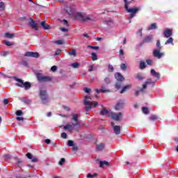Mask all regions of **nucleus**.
I'll use <instances>...</instances> for the list:
<instances>
[{"label": "nucleus", "instance_id": "412c9836", "mask_svg": "<svg viewBox=\"0 0 178 178\" xmlns=\"http://www.w3.org/2000/svg\"><path fill=\"white\" fill-rule=\"evenodd\" d=\"M72 120L75 122V124H77L78 126H80V123L79 122V114H73Z\"/></svg>", "mask_w": 178, "mask_h": 178}, {"label": "nucleus", "instance_id": "ea45409f", "mask_svg": "<svg viewBox=\"0 0 178 178\" xmlns=\"http://www.w3.org/2000/svg\"><path fill=\"white\" fill-rule=\"evenodd\" d=\"M74 145V142H73V140H68L67 141V145L68 147H72Z\"/></svg>", "mask_w": 178, "mask_h": 178}, {"label": "nucleus", "instance_id": "69168bd1", "mask_svg": "<svg viewBox=\"0 0 178 178\" xmlns=\"http://www.w3.org/2000/svg\"><path fill=\"white\" fill-rule=\"evenodd\" d=\"M60 49H57V51L55 52L56 56L60 55Z\"/></svg>", "mask_w": 178, "mask_h": 178}, {"label": "nucleus", "instance_id": "ddd939ff", "mask_svg": "<svg viewBox=\"0 0 178 178\" xmlns=\"http://www.w3.org/2000/svg\"><path fill=\"white\" fill-rule=\"evenodd\" d=\"M150 74L153 77H155L156 80H159V79H161V74L159 72H156L154 69L151 70Z\"/></svg>", "mask_w": 178, "mask_h": 178}, {"label": "nucleus", "instance_id": "338daca9", "mask_svg": "<svg viewBox=\"0 0 178 178\" xmlns=\"http://www.w3.org/2000/svg\"><path fill=\"white\" fill-rule=\"evenodd\" d=\"M10 157H11L10 154H6V155H4L5 159H10Z\"/></svg>", "mask_w": 178, "mask_h": 178}, {"label": "nucleus", "instance_id": "f03ea898", "mask_svg": "<svg viewBox=\"0 0 178 178\" xmlns=\"http://www.w3.org/2000/svg\"><path fill=\"white\" fill-rule=\"evenodd\" d=\"M131 1H134V0H124V2L125 3L124 4L125 10H127L128 13H130L129 19H133V17L136 16V13H137L138 10H141V8L140 7L129 8V6L131 3Z\"/></svg>", "mask_w": 178, "mask_h": 178}, {"label": "nucleus", "instance_id": "4c0bfd02", "mask_svg": "<svg viewBox=\"0 0 178 178\" xmlns=\"http://www.w3.org/2000/svg\"><path fill=\"white\" fill-rule=\"evenodd\" d=\"M120 69L121 70H126L127 69V66L126 65V64L122 63L120 65Z\"/></svg>", "mask_w": 178, "mask_h": 178}, {"label": "nucleus", "instance_id": "a878e982", "mask_svg": "<svg viewBox=\"0 0 178 178\" xmlns=\"http://www.w3.org/2000/svg\"><path fill=\"white\" fill-rule=\"evenodd\" d=\"M100 115H102V116H106V115H109V111L104 108L102 111H100Z\"/></svg>", "mask_w": 178, "mask_h": 178}, {"label": "nucleus", "instance_id": "7c9ffc66", "mask_svg": "<svg viewBox=\"0 0 178 178\" xmlns=\"http://www.w3.org/2000/svg\"><path fill=\"white\" fill-rule=\"evenodd\" d=\"M104 23L105 24H107L108 27H112V26H113V22L112 20L105 21Z\"/></svg>", "mask_w": 178, "mask_h": 178}, {"label": "nucleus", "instance_id": "7ed1b4c3", "mask_svg": "<svg viewBox=\"0 0 178 178\" xmlns=\"http://www.w3.org/2000/svg\"><path fill=\"white\" fill-rule=\"evenodd\" d=\"M92 99L90 97H85L84 99V104L86 106V112H88L90 109H92V108H95L98 105V102H94L91 103Z\"/></svg>", "mask_w": 178, "mask_h": 178}, {"label": "nucleus", "instance_id": "9b49d317", "mask_svg": "<svg viewBox=\"0 0 178 178\" xmlns=\"http://www.w3.org/2000/svg\"><path fill=\"white\" fill-rule=\"evenodd\" d=\"M124 107V100H120L115 105V111H120V109H123Z\"/></svg>", "mask_w": 178, "mask_h": 178}, {"label": "nucleus", "instance_id": "72a5a7b5", "mask_svg": "<svg viewBox=\"0 0 178 178\" xmlns=\"http://www.w3.org/2000/svg\"><path fill=\"white\" fill-rule=\"evenodd\" d=\"M5 37L6 38H13V37H15V35L12 34V33H5Z\"/></svg>", "mask_w": 178, "mask_h": 178}, {"label": "nucleus", "instance_id": "6e6552de", "mask_svg": "<svg viewBox=\"0 0 178 178\" xmlns=\"http://www.w3.org/2000/svg\"><path fill=\"white\" fill-rule=\"evenodd\" d=\"M24 56L28 58H40V54L38 52L26 51L24 54Z\"/></svg>", "mask_w": 178, "mask_h": 178}, {"label": "nucleus", "instance_id": "c756f323", "mask_svg": "<svg viewBox=\"0 0 178 178\" xmlns=\"http://www.w3.org/2000/svg\"><path fill=\"white\" fill-rule=\"evenodd\" d=\"M101 92H111V90H109V89H106L104 86H102Z\"/></svg>", "mask_w": 178, "mask_h": 178}, {"label": "nucleus", "instance_id": "f257e3e1", "mask_svg": "<svg viewBox=\"0 0 178 178\" xmlns=\"http://www.w3.org/2000/svg\"><path fill=\"white\" fill-rule=\"evenodd\" d=\"M66 12L75 20H80L81 22H95V17L87 15L86 13L77 12L75 6L67 8Z\"/></svg>", "mask_w": 178, "mask_h": 178}, {"label": "nucleus", "instance_id": "bf43d9fd", "mask_svg": "<svg viewBox=\"0 0 178 178\" xmlns=\"http://www.w3.org/2000/svg\"><path fill=\"white\" fill-rule=\"evenodd\" d=\"M120 87H122V85L120 84V83H117L115 84V88H117V90H119Z\"/></svg>", "mask_w": 178, "mask_h": 178}, {"label": "nucleus", "instance_id": "3c124183", "mask_svg": "<svg viewBox=\"0 0 178 178\" xmlns=\"http://www.w3.org/2000/svg\"><path fill=\"white\" fill-rule=\"evenodd\" d=\"M156 119H158V117H156V115H151L149 117L150 120H156Z\"/></svg>", "mask_w": 178, "mask_h": 178}, {"label": "nucleus", "instance_id": "aec40b11", "mask_svg": "<svg viewBox=\"0 0 178 178\" xmlns=\"http://www.w3.org/2000/svg\"><path fill=\"white\" fill-rule=\"evenodd\" d=\"M40 25L42 26V29H44V30L51 29V26L49 24H46L45 21L42 22Z\"/></svg>", "mask_w": 178, "mask_h": 178}, {"label": "nucleus", "instance_id": "680f3d73", "mask_svg": "<svg viewBox=\"0 0 178 178\" xmlns=\"http://www.w3.org/2000/svg\"><path fill=\"white\" fill-rule=\"evenodd\" d=\"M88 48H91L92 49H98V47H95V46H91V45H88Z\"/></svg>", "mask_w": 178, "mask_h": 178}, {"label": "nucleus", "instance_id": "0eeeda50", "mask_svg": "<svg viewBox=\"0 0 178 178\" xmlns=\"http://www.w3.org/2000/svg\"><path fill=\"white\" fill-rule=\"evenodd\" d=\"M122 115V113H119L118 114L116 113H111L109 114L110 118H111V119H113V120H116L117 122H119V120H120Z\"/></svg>", "mask_w": 178, "mask_h": 178}, {"label": "nucleus", "instance_id": "1a4fd4ad", "mask_svg": "<svg viewBox=\"0 0 178 178\" xmlns=\"http://www.w3.org/2000/svg\"><path fill=\"white\" fill-rule=\"evenodd\" d=\"M38 80L39 81H51L52 80V77L51 76H44L41 75V74H37Z\"/></svg>", "mask_w": 178, "mask_h": 178}, {"label": "nucleus", "instance_id": "603ef678", "mask_svg": "<svg viewBox=\"0 0 178 178\" xmlns=\"http://www.w3.org/2000/svg\"><path fill=\"white\" fill-rule=\"evenodd\" d=\"M61 138H64V139L67 138V134H66V133H65V132H63V133L61 134Z\"/></svg>", "mask_w": 178, "mask_h": 178}, {"label": "nucleus", "instance_id": "cd10ccee", "mask_svg": "<svg viewBox=\"0 0 178 178\" xmlns=\"http://www.w3.org/2000/svg\"><path fill=\"white\" fill-rule=\"evenodd\" d=\"M131 88V85H127V86H124L122 88V90L120 91V94H123L126 91V90Z\"/></svg>", "mask_w": 178, "mask_h": 178}, {"label": "nucleus", "instance_id": "2f4dec72", "mask_svg": "<svg viewBox=\"0 0 178 178\" xmlns=\"http://www.w3.org/2000/svg\"><path fill=\"white\" fill-rule=\"evenodd\" d=\"M142 111L143 113H145V115H148V113H149V110H148V108L147 107H143Z\"/></svg>", "mask_w": 178, "mask_h": 178}, {"label": "nucleus", "instance_id": "09e8293b", "mask_svg": "<svg viewBox=\"0 0 178 178\" xmlns=\"http://www.w3.org/2000/svg\"><path fill=\"white\" fill-rule=\"evenodd\" d=\"M15 113L17 116H22V115H23V112L20 110L17 111Z\"/></svg>", "mask_w": 178, "mask_h": 178}, {"label": "nucleus", "instance_id": "58836bf2", "mask_svg": "<svg viewBox=\"0 0 178 178\" xmlns=\"http://www.w3.org/2000/svg\"><path fill=\"white\" fill-rule=\"evenodd\" d=\"M136 34L139 37H143V29H138V31H137Z\"/></svg>", "mask_w": 178, "mask_h": 178}, {"label": "nucleus", "instance_id": "a211bd4d", "mask_svg": "<svg viewBox=\"0 0 178 178\" xmlns=\"http://www.w3.org/2000/svg\"><path fill=\"white\" fill-rule=\"evenodd\" d=\"M153 38H154V35H149L146 36V37L143 39V42H146V43L152 42Z\"/></svg>", "mask_w": 178, "mask_h": 178}, {"label": "nucleus", "instance_id": "052dcab7", "mask_svg": "<svg viewBox=\"0 0 178 178\" xmlns=\"http://www.w3.org/2000/svg\"><path fill=\"white\" fill-rule=\"evenodd\" d=\"M79 149V147H77V145H74L72 146V151H77Z\"/></svg>", "mask_w": 178, "mask_h": 178}, {"label": "nucleus", "instance_id": "4d7b16f0", "mask_svg": "<svg viewBox=\"0 0 178 178\" xmlns=\"http://www.w3.org/2000/svg\"><path fill=\"white\" fill-rule=\"evenodd\" d=\"M156 47H157V48H158V49H161V41H159V40H157V42H156Z\"/></svg>", "mask_w": 178, "mask_h": 178}, {"label": "nucleus", "instance_id": "6e6d98bb", "mask_svg": "<svg viewBox=\"0 0 178 178\" xmlns=\"http://www.w3.org/2000/svg\"><path fill=\"white\" fill-rule=\"evenodd\" d=\"M146 63H147L148 65H151L154 64V61H152V60H146Z\"/></svg>", "mask_w": 178, "mask_h": 178}, {"label": "nucleus", "instance_id": "f8f14e48", "mask_svg": "<svg viewBox=\"0 0 178 178\" xmlns=\"http://www.w3.org/2000/svg\"><path fill=\"white\" fill-rule=\"evenodd\" d=\"M29 26H30L31 29H33V30H35L36 31L38 30V26H37V24H35V21H34V19H33L32 18H30Z\"/></svg>", "mask_w": 178, "mask_h": 178}, {"label": "nucleus", "instance_id": "e2e57ef3", "mask_svg": "<svg viewBox=\"0 0 178 178\" xmlns=\"http://www.w3.org/2000/svg\"><path fill=\"white\" fill-rule=\"evenodd\" d=\"M88 72H94V66L90 65L88 69Z\"/></svg>", "mask_w": 178, "mask_h": 178}, {"label": "nucleus", "instance_id": "20e7f679", "mask_svg": "<svg viewBox=\"0 0 178 178\" xmlns=\"http://www.w3.org/2000/svg\"><path fill=\"white\" fill-rule=\"evenodd\" d=\"M77 127H80V125L73 122H68L64 126V130H67L69 133L72 134L73 130H75V131H79V129Z\"/></svg>", "mask_w": 178, "mask_h": 178}, {"label": "nucleus", "instance_id": "9d476101", "mask_svg": "<svg viewBox=\"0 0 178 178\" xmlns=\"http://www.w3.org/2000/svg\"><path fill=\"white\" fill-rule=\"evenodd\" d=\"M153 55L155 58H158V59H161L162 56H164L165 54L161 53V49H156L153 51Z\"/></svg>", "mask_w": 178, "mask_h": 178}, {"label": "nucleus", "instance_id": "e433bc0d", "mask_svg": "<svg viewBox=\"0 0 178 178\" xmlns=\"http://www.w3.org/2000/svg\"><path fill=\"white\" fill-rule=\"evenodd\" d=\"M92 60H98V57L97 56V54L92 53Z\"/></svg>", "mask_w": 178, "mask_h": 178}, {"label": "nucleus", "instance_id": "b1692460", "mask_svg": "<svg viewBox=\"0 0 178 178\" xmlns=\"http://www.w3.org/2000/svg\"><path fill=\"white\" fill-rule=\"evenodd\" d=\"M110 163L109 162L106 161H100L99 162V166L100 168H104V166H109Z\"/></svg>", "mask_w": 178, "mask_h": 178}, {"label": "nucleus", "instance_id": "c9c22d12", "mask_svg": "<svg viewBox=\"0 0 178 178\" xmlns=\"http://www.w3.org/2000/svg\"><path fill=\"white\" fill-rule=\"evenodd\" d=\"M97 176H98V174H97V173H95L93 175L89 173V174H88L87 177L88 178H94V177H97Z\"/></svg>", "mask_w": 178, "mask_h": 178}, {"label": "nucleus", "instance_id": "473e14b6", "mask_svg": "<svg viewBox=\"0 0 178 178\" xmlns=\"http://www.w3.org/2000/svg\"><path fill=\"white\" fill-rule=\"evenodd\" d=\"M68 54L70 55V56H76V49H72L71 51H68Z\"/></svg>", "mask_w": 178, "mask_h": 178}, {"label": "nucleus", "instance_id": "f704fd0d", "mask_svg": "<svg viewBox=\"0 0 178 178\" xmlns=\"http://www.w3.org/2000/svg\"><path fill=\"white\" fill-rule=\"evenodd\" d=\"M72 67L74 69H78V67L80 66V63H74L71 65Z\"/></svg>", "mask_w": 178, "mask_h": 178}, {"label": "nucleus", "instance_id": "5fc2aeb1", "mask_svg": "<svg viewBox=\"0 0 178 178\" xmlns=\"http://www.w3.org/2000/svg\"><path fill=\"white\" fill-rule=\"evenodd\" d=\"M22 163H23V161H22V160L18 159L17 162V165L20 168V166H22Z\"/></svg>", "mask_w": 178, "mask_h": 178}, {"label": "nucleus", "instance_id": "5701e85b", "mask_svg": "<svg viewBox=\"0 0 178 178\" xmlns=\"http://www.w3.org/2000/svg\"><path fill=\"white\" fill-rule=\"evenodd\" d=\"M26 156L29 159H31L33 162H37L38 159L36 157H33V154L31 153H27Z\"/></svg>", "mask_w": 178, "mask_h": 178}, {"label": "nucleus", "instance_id": "2eb2a0df", "mask_svg": "<svg viewBox=\"0 0 178 178\" xmlns=\"http://www.w3.org/2000/svg\"><path fill=\"white\" fill-rule=\"evenodd\" d=\"M105 148V143H101L96 146V151L101 152L104 151V149Z\"/></svg>", "mask_w": 178, "mask_h": 178}, {"label": "nucleus", "instance_id": "49530a36", "mask_svg": "<svg viewBox=\"0 0 178 178\" xmlns=\"http://www.w3.org/2000/svg\"><path fill=\"white\" fill-rule=\"evenodd\" d=\"M115 69L113 68V66L111 64L108 65V72H113Z\"/></svg>", "mask_w": 178, "mask_h": 178}, {"label": "nucleus", "instance_id": "8fccbe9b", "mask_svg": "<svg viewBox=\"0 0 178 178\" xmlns=\"http://www.w3.org/2000/svg\"><path fill=\"white\" fill-rule=\"evenodd\" d=\"M8 55H9V51H3V52L1 54V56H8Z\"/></svg>", "mask_w": 178, "mask_h": 178}, {"label": "nucleus", "instance_id": "bb28decb", "mask_svg": "<svg viewBox=\"0 0 178 178\" xmlns=\"http://www.w3.org/2000/svg\"><path fill=\"white\" fill-rule=\"evenodd\" d=\"M139 67L141 70L145 69V67H147V65L145 64V62L140 61L139 64Z\"/></svg>", "mask_w": 178, "mask_h": 178}, {"label": "nucleus", "instance_id": "774afa93", "mask_svg": "<svg viewBox=\"0 0 178 178\" xmlns=\"http://www.w3.org/2000/svg\"><path fill=\"white\" fill-rule=\"evenodd\" d=\"M137 79L138 80H143L144 79V77L142 75L139 74V75L137 76Z\"/></svg>", "mask_w": 178, "mask_h": 178}, {"label": "nucleus", "instance_id": "4468645a", "mask_svg": "<svg viewBox=\"0 0 178 178\" xmlns=\"http://www.w3.org/2000/svg\"><path fill=\"white\" fill-rule=\"evenodd\" d=\"M115 134L118 135L120 133V126L115 125L113 122H111Z\"/></svg>", "mask_w": 178, "mask_h": 178}, {"label": "nucleus", "instance_id": "4be33fe9", "mask_svg": "<svg viewBox=\"0 0 178 178\" xmlns=\"http://www.w3.org/2000/svg\"><path fill=\"white\" fill-rule=\"evenodd\" d=\"M156 29H158L156 23H153L149 26H148L147 31H151V30H156Z\"/></svg>", "mask_w": 178, "mask_h": 178}, {"label": "nucleus", "instance_id": "423d86ee", "mask_svg": "<svg viewBox=\"0 0 178 178\" xmlns=\"http://www.w3.org/2000/svg\"><path fill=\"white\" fill-rule=\"evenodd\" d=\"M149 86H151V87H154V86H155V82L152 81V79H148L145 83L143 85V88H140L139 90V91L143 92L144 91V90H145V88H147V87H149Z\"/></svg>", "mask_w": 178, "mask_h": 178}, {"label": "nucleus", "instance_id": "de8ad7c7", "mask_svg": "<svg viewBox=\"0 0 178 178\" xmlns=\"http://www.w3.org/2000/svg\"><path fill=\"white\" fill-rule=\"evenodd\" d=\"M83 90L85 91V92H86L87 94H90L91 92V89L88 88H85L83 89Z\"/></svg>", "mask_w": 178, "mask_h": 178}, {"label": "nucleus", "instance_id": "79ce46f5", "mask_svg": "<svg viewBox=\"0 0 178 178\" xmlns=\"http://www.w3.org/2000/svg\"><path fill=\"white\" fill-rule=\"evenodd\" d=\"M3 42L6 45H7V47H11V45H13V44H12V42L7 41V40H4Z\"/></svg>", "mask_w": 178, "mask_h": 178}, {"label": "nucleus", "instance_id": "a18cd8bd", "mask_svg": "<svg viewBox=\"0 0 178 178\" xmlns=\"http://www.w3.org/2000/svg\"><path fill=\"white\" fill-rule=\"evenodd\" d=\"M5 9V4L3 2H0V10H3Z\"/></svg>", "mask_w": 178, "mask_h": 178}, {"label": "nucleus", "instance_id": "f3484780", "mask_svg": "<svg viewBox=\"0 0 178 178\" xmlns=\"http://www.w3.org/2000/svg\"><path fill=\"white\" fill-rule=\"evenodd\" d=\"M115 78L116 79V80H118V81H123L124 80V77L120 72H117L115 74Z\"/></svg>", "mask_w": 178, "mask_h": 178}, {"label": "nucleus", "instance_id": "c03bdc74", "mask_svg": "<svg viewBox=\"0 0 178 178\" xmlns=\"http://www.w3.org/2000/svg\"><path fill=\"white\" fill-rule=\"evenodd\" d=\"M66 162V160L64 158H62L60 161L58 162V165H63Z\"/></svg>", "mask_w": 178, "mask_h": 178}, {"label": "nucleus", "instance_id": "a19ab883", "mask_svg": "<svg viewBox=\"0 0 178 178\" xmlns=\"http://www.w3.org/2000/svg\"><path fill=\"white\" fill-rule=\"evenodd\" d=\"M55 44H57L58 45H62L63 44V40H59L55 41Z\"/></svg>", "mask_w": 178, "mask_h": 178}, {"label": "nucleus", "instance_id": "c85d7f7f", "mask_svg": "<svg viewBox=\"0 0 178 178\" xmlns=\"http://www.w3.org/2000/svg\"><path fill=\"white\" fill-rule=\"evenodd\" d=\"M168 44H171L172 45H174L173 44V38H169L168 40L165 42V44L168 45Z\"/></svg>", "mask_w": 178, "mask_h": 178}, {"label": "nucleus", "instance_id": "393cba45", "mask_svg": "<svg viewBox=\"0 0 178 178\" xmlns=\"http://www.w3.org/2000/svg\"><path fill=\"white\" fill-rule=\"evenodd\" d=\"M24 88L25 90H30V88H31V83H30V82H25L24 83Z\"/></svg>", "mask_w": 178, "mask_h": 178}, {"label": "nucleus", "instance_id": "864d4df0", "mask_svg": "<svg viewBox=\"0 0 178 178\" xmlns=\"http://www.w3.org/2000/svg\"><path fill=\"white\" fill-rule=\"evenodd\" d=\"M51 72H55L56 70H58V67L56 65H54L51 68Z\"/></svg>", "mask_w": 178, "mask_h": 178}, {"label": "nucleus", "instance_id": "13d9d810", "mask_svg": "<svg viewBox=\"0 0 178 178\" xmlns=\"http://www.w3.org/2000/svg\"><path fill=\"white\" fill-rule=\"evenodd\" d=\"M60 30L63 31V33H67L69 31V29H65V28H60Z\"/></svg>", "mask_w": 178, "mask_h": 178}, {"label": "nucleus", "instance_id": "39448f33", "mask_svg": "<svg viewBox=\"0 0 178 178\" xmlns=\"http://www.w3.org/2000/svg\"><path fill=\"white\" fill-rule=\"evenodd\" d=\"M40 97L43 104H48V102H49V98L48 97V94L47 93V90L45 89L40 88Z\"/></svg>", "mask_w": 178, "mask_h": 178}, {"label": "nucleus", "instance_id": "0e129e2a", "mask_svg": "<svg viewBox=\"0 0 178 178\" xmlns=\"http://www.w3.org/2000/svg\"><path fill=\"white\" fill-rule=\"evenodd\" d=\"M17 120H18L19 122L20 121H24V118H23L22 117H17L16 118Z\"/></svg>", "mask_w": 178, "mask_h": 178}, {"label": "nucleus", "instance_id": "6ab92c4d", "mask_svg": "<svg viewBox=\"0 0 178 178\" xmlns=\"http://www.w3.org/2000/svg\"><path fill=\"white\" fill-rule=\"evenodd\" d=\"M15 80L17 81V86H18V87H21L22 88H24V82L23 80L19 78H15Z\"/></svg>", "mask_w": 178, "mask_h": 178}, {"label": "nucleus", "instance_id": "37998d69", "mask_svg": "<svg viewBox=\"0 0 178 178\" xmlns=\"http://www.w3.org/2000/svg\"><path fill=\"white\" fill-rule=\"evenodd\" d=\"M104 82L106 83V84H110V83H111V78L106 77L104 79Z\"/></svg>", "mask_w": 178, "mask_h": 178}, {"label": "nucleus", "instance_id": "dca6fc26", "mask_svg": "<svg viewBox=\"0 0 178 178\" xmlns=\"http://www.w3.org/2000/svg\"><path fill=\"white\" fill-rule=\"evenodd\" d=\"M163 34L165 37V38H169V37H171L172 34H173V33L172 32V29H165L163 32Z\"/></svg>", "mask_w": 178, "mask_h": 178}]
</instances>
